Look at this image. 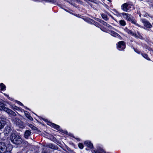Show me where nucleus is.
I'll use <instances>...</instances> for the list:
<instances>
[{"mask_svg": "<svg viewBox=\"0 0 153 153\" xmlns=\"http://www.w3.org/2000/svg\"><path fill=\"white\" fill-rule=\"evenodd\" d=\"M10 139L13 143L17 145L20 144L22 142V139L20 137L13 133H11L10 136Z\"/></svg>", "mask_w": 153, "mask_h": 153, "instance_id": "obj_1", "label": "nucleus"}, {"mask_svg": "<svg viewBox=\"0 0 153 153\" xmlns=\"http://www.w3.org/2000/svg\"><path fill=\"white\" fill-rule=\"evenodd\" d=\"M131 5L128 3H125L122 4L121 6V8L124 11L129 12L131 8Z\"/></svg>", "mask_w": 153, "mask_h": 153, "instance_id": "obj_2", "label": "nucleus"}, {"mask_svg": "<svg viewBox=\"0 0 153 153\" xmlns=\"http://www.w3.org/2000/svg\"><path fill=\"white\" fill-rule=\"evenodd\" d=\"M117 45V48L120 51H122L126 47V45L124 41H121L119 42Z\"/></svg>", "mask_w": 153, "mask_h": 153, "instance_id": "obj_3", "label": "nucleus"}, {"mask_svg": "<svg viewBox=\"0 0 153 153\" xmlns=\"http://www.w3.org/2000/svg\"><path fill=\"white\" fill-rule=\"evenodd\" d=\"M7 150L5 144L4 143H0V153H4Z\"/></svg>", "mask_w": 153, "mask_h": 153, "instance_id": "obj_4", "label": "nucleus"}, {"mask_svg": "<svg viewBox=\"0 0 153 153\" xmlns=\"http://www.w3.org/2000/svg\"><path fill=\"white\" fill-rule=\"evenodd\" d=\"M0 110H3L4 111H6L7 113L13 116L16 115V113L14 112L4 106V107H0Z\"/></svg>", "mask_w": 153, "mask_h": 153, "instance_id": "obj_5", "label": "nucleus"}, {"mask_svg": "<svg viewBox=\"0 0 153 153\" xmlns=\"http://www.w3.org/2000/svg\"><path fill=\"white\" fill-rule=\"evenodd\" d=\"M142 22L144 24V26L148 28H151L152 27V25L147 20L145 19H142Z\"/></svg>", "mask_w": 153, "mask_h": 153, "instance_id": "obj_6", "label": "nucleus"}, {"mask_svg": "<svg viewBox=\"0 0 153 153\" xmlns=\"http://www.w3.org/2000/svg\"><path fill=\"white\" fill-rule=\"evenodd\" d=\"M12 130V129L9 126L7 125L6 127H5L4 132H5V134L6 136H8V134L10 133Z\"/></svg>", "mask_w": 153, "mask_h": 153, "instance_id": "obj_7", "label": "nucleus"}, {"mask_svg": "<svg viewBox=\"0 0 153 153\" xmlns=\"http://www.w3.org/2000/svg\"><path fill=\"white\" fill-rule=\"evenodd\" d=\"M9 121L5 118L0 119V124H6L9 123Z\"/></svg>", "mask_w": 153, "mask_h": 153, "instance_id": "obj_8", "label": "nucleus"}, {"mask_svg": "<svg viewBox=\"0 0 153 153\" xmlns=\"http://www.w3.org/2000/svg\"><path fill=\"white\" fill-rule=\"evenodd\" d=\"M130 16H130L129 17H128V21L131 22L132 23L135 24V25L138 26L140 27V26L138 24L136 23V21L135 20L133 19Z\"/></svg>", "mask_w": 153, "mask_h": 153, "instance_id": "obj_9", "label": "nucleus"}, {"mask_svg": "<svg viewBox=\"0 0 153 153\" xmlns=\"http://www.w3.org/2000/svg\"><path fill=\"white\" fill-rule=\"evenodd\" d=\"M51 127L53 128H54L59 131L61 132H63V130L60 129L59 126L58 125H51Z\"/></svg>", "mask_w": 153, "mask_h": 153, "instance_id": "obj_10", "label": "nucleus"}, {"mask_svg": "<svg viewBox=\"0 0 153 153\" xmlns=\"http://www.w3.org/2000/svg\"><path fill=\"white\" fill-rule=\"evenodd\" d=\"M85 144L86 146L91 149L93 147V144L91 143V142L89 141H86L85 142Z\"/></svg>", "mask_w": 153, "mask_h": 153, "instance_id": "obj_11", "label": "nucleus"}, {"mask_svg": "<svg viewBox=\"0 0 153 153\" xmlns=\"http://www.w3.org/2000/svg\"><path fill=\"white\" fill-rule=\"evenodd\" d=\"M110 32L111 34L113 36H114L115 37H117L119 38H120L121 37L117 33L113 31H110Z\"/></svg>", "mask_w": 153, "mask_h": 153, "instance_id": "obj_12", "label": "nucleus"}, {"mask_svg": "<svg viewBox=\"0 0 153 153\" xmlns=\"http://www.w3.org/2000/svg\"><path fill=\"white\" fill-rule=\"evenodd\" d=\"M13 121L15 123L14 124H22V123L21 121L18 118H15Z\"/></svg>", "mask_w": 153, "mask_h": 153, "instance_id": "obj_13", "label": "nucleus"}, {"mask_svg": "<svg viewBox=\"0 0 153 153\" xmlns=\"http://www.w3.org/2000/svg\"><path fill=\"white\" fill-rule=\"evenodd\" d=\"M31 134L30 131L29 130H26L25 133V137L26 138H28V137Z\"/></svg>", "mask_w": 153, "mask_h": 153, "instance_id": "obj_14", "label": "nucleus"}, {"mask_svg": "<svg viewBox=\"0 0 153 153\" xmlns=\"http://www.w3.org/2000/svg\"><path fill=\"white\" fill-rule=\"evenodd\" d=\"M47 147L51 148L52 149H57V147L52 144H49L46 146Z\"/></svg>", "mask_w": 153, "mask_h": 153, "instance_id": "obj_15", "label": "nucleus"}, {"mask_svg": "<svg viewBox=\"0 0 153 153\" xmlns=\"http://www.w3.org/2000/svg\"><path fill=\"white\" fill-rule=\"evenodd\" d=\"M121 15L123 16V17L124 18H128L130 16H131L129 14L126 13H121Z\"/></svg>", "mask_w": 153, "mask_h": 153, "instance_id": "obj_16", "label": "nucleus"}, {"mask_svg": "<svg viewBox=\"0 0 153 153\" xmlns=\"http://www.w3.org/2000/svg\"><path fill=\"white\" fill-rule=\"evenodd\" d=\"M128 33L129 34H130L132 36H135L136 38H137L138 37L136 33L132 32L130 30H129Z\"/></svg>", "mask_w": 153, "mask_h": 153, "instance_id": "obj_17", "label": "nucleus"}, {"mask_svg": "<svg viewBox=\"0 0 153 153\" xmlns=\"http://www.w3.org/2000/svg\"><path fill=\"white\" fill-rule=\"evenodd\" d=\"M0 88L1 90H5L6 86L3 83H1L0 85Z\"/></svg>", "mask_w": 153, "mask_h": 153, "instance_id": "obj_18", "label": "nucleus"}, {"mask_svg": "<svg viewBox=\"0 0 153 153\" xmlns=\"http://www.w3.org/2000/svg\"><path fill=\"white\" fill-rule=\"evenodd\" d=\"M119 22L122 26H125L126 25L125 22L123 20H120L119 21Z\"/></svg>", "mask_w": 153, "mask_h": 153, "instance_id": "obj_19", "label": "nucleus"}, {"mask_svg": "<svg viewBox=\"0 0 153 153\" xmlns=\"http://www.w3.org/2000/svg\"><path fill=\"white\" fill-rule=\"evenodd\" d=\"M141 55L145 59H147L149 60H150V58L148 57V55L147 54H143V53H141Z\"/></svg>", "mask_w": 153, "mask_h": 153, "instance_id": "obj_20", "label": "nucleus"}, {"mask_svg": "<svg viewBox=\"0 0 153 153\" xmlns=\"http://www.w3.org/2000/svg\"><path fill=\"white\" fill-rule=\"evenodd\" d=\"M102 18L105 20H107V15L104 14H102Z\"/></svg>", "mask_w": 153, "mask_h": 153, "instance_id": "obj_21", "label": "nucleus"}, {"mask_svg": "<svg viewBox=\"0 0 153 153\" xmlns=\"http://www.w3.org/2000/svg\"><path fill=\"white\" fill-rule=\"evenodd\" d=\"M30 126L32 129L36 131L37 130V128L33 125H30Z\"/></svg>", "mask_w": 153, "mask_h": 153, "instance_id": "obj_22", "label": "nucleus"}, {"mask_svg": "<svg viewBox=\"0 0 153 153\" xmlns=\"http://www.w3.org/2000/svg\"><path fill=\"white\" fill-rule=\"evenodd\" d=\"M102 22L103 24L105 25H106L108 27H109L110 26H111L109 24H107L106 22H104L102 20H100Z\"/></svg>", "mask_w": 153, "mask_h": 153, "instance_id": "obj_23", "label": "nucleus"}, {"mask_svg": "<svg viewBox=\"0 0 153 153\" xmlns=\"http://www.w3.org/2000/svg\"><path fill=\"white\" fill-rule=\"evenodd\" d=\"M24 113L25 114L26 116L28 117H30V115L29 114V113L26 111H24Z\"/></svg>", "mask_w": 153, "mask_h": 153, "instance_id": "obj_24", "label": "nucleus"}, {"mask_svg": "<svg viewBox=\"0 0 153 153\" xmlns=\"http://www.w3.org/2000/svg\"><path fill=\"white\" fill-rule=\"evenodd\" d=\"M78 146L81 149H82L83 148V146L82 144L81 143H79L78 144Z\"/></svg>", "mask_w": 153, "mask_h": 153, "instance_id": "obj_25", "label": "nucleus"}, {"mask_svg": "<svg viewBox=\"0 0 153 153\" xmlns=\"http://www.w3.org/2000/svg\"><path fill=\"white\" fill-rule=\"evenodd\" d=\"M16 102H17V103L18 104H19V105H22V106L23 105L21 102H20L19 101H16Z\"/></svg>", "mask_w": 153, "mask_h": 153, "instance_id": "obj_26", "label": "nucleus"}, {"mask_svg": "<svg viewBox=\"0 0 153 153\" xmlns=\"http://www.w3.org/2000/svg\"><path fill=\"white\" fill-rule=\"evenodd\" d=\"M76 1L77 2H78L80 4H82V1H80V0H78V1Z\"/></svg>", "mask_w": 153, "mask_h": 153, "instance_id": "obj_27", "label": "nucleus"}, {"mask_svg": "<svg viewBox=\"0 0 153 153\" xmlns=\"http://www.w3.org/2000/svg\"><path fill=\"white\" fill-rule=\"evenodd\" d=\"M4 153H11L10 150H7Z\"/></svg>", "mask_w": 153, "mask_h": 153, "instance_id": "obj_28", "label": "nucleus"}, {"mask_svg": "<svg viewBox=\"0 0 153 153\" xmlns=\"http://www.w3.org/2000/svg\"><path fill=\"white\" fill-rule=\"evenodd\" d=\"M124 30L126 32H127L128 33V31L129 30L127 28H126L125 29H124Z\"/></svg>", "mask_w": 153, "mask_h": 153, "instance_id": "obj_29", "label": "nucleus"}, {"mask_svg": "<svg viewBox=\"0 0 153 153\" xmlns=\"http://www.w3.org/2000/svg\"><path fill=\"white\" fill-rule=\"evenodd\" d=\"M13 108L14 109L17 110H18L19 109V108L16 106H14V107Z\"/></svg>", "mask_w": 153, "mask_h": 153, "instance_id": "obj_30", "label": "nucleus"}, {"mask_svg": "<svg viewBox=\"0 0 153 153\" xmlns=\"http://www.w3.org/2000/svg\"><path fill=\"white\" fill-rule=\"evenodd\" d=\"M134 50L135 52H137V53H140V52L137 51V49H135V48H134Z\"/></svg>", "mask_w": 153, "mask_h": 153, "instance_id": "obj_31", "label": "nucleus"}, {"mask_svg": "<svg viewBox=\"0 0 153 153\" xmlns=\"http://www.w3.org/2000/svg\"><path fill=\"white\" fill-rule=\"evenodd\" d=\"M53 0H45V1H49V2H52L53 1Z\"/></svg>", "mask_w": 153, "mask_h": 153, "instance_id": "obj_32", "label": "nucleus"}, {"mask_svg": "<svg viewBox=\"0 0 153 153\" xmlns=\"http://www.w3.org/2000/svg\"><path fill=\"white\" fill-rule=\"evenodd\" d=\"M4 127L3 125H0V129L3 128Z\"/></svg>", "mask_w": 153, "mask_h": 153, "instance_id": "obj_33", "label": "nucleus"}, {"mask_svg": "<svg viewBox=\"0 0 153 153\" xmlns=\"http://www.w3.org/2000/svg\"><path fill=\"white\" fill-rule=\"evenodd\" d=\"M27 118H28L30 120H31V119H32V117L30 116V117H28Z\"/></svg>", "mask_w": 153, "mask_h": 153, "instance_id": "obj_34", "label": "nucleus"}, {"mask_svg": "<svg viewBox=\"0 0 153 153\" xmlns=\"http://www.w3.org/2000/svg\"><path fill=\"white\" fill-rule=\"evenodd\" d=\"M70 0V1L72 2V1H78V0Z\"/></svg>", "mask_w": 153, "mask_h": 153, "instance_id": "obj_35", "label": "nucleus"}, {"mask_svg": "<svg viewBox=\"0 0 153 153\" xmlns=\"http://www.w3.org/2000/svg\"><path fill=\"white\" fill-rule=\"evenodd\" d=\"M43 120L44 121H46V122H48V120H47V119H45L43 118Z\"/></svg>", "mask_w": 153, "mask_h": 153, "instance_id": "obj_36", "label": "nucleus"}, {"mask_svg": "<svg viewBox=\"0 0 153 153\" xmlns=\"http://www.w3.org/2000/svg\"><path fill=\"white\" fill-rule=\"evenodd\" d=\"M42 153H47V152L45 151H43Z\"/></svg>", "mask_w": 153, "mask_h": 153, "instance_id": "obj_37", "label": "nucleus"}, {"mask_svg": "<svg viewBox=\"0 0 153 153\" xmlns=\"http://www.w3.org/2000/svg\"><path fill=\"white\" fill-rule=\"evenodd\" d=\"M49 123H51V124H53V125H54V124H55V123H51V122H50L49 121H48V122Z\"/></svg>", "mask_w": 153, "mask_h": 153, "instance_id": "obj_38", "label": "nucleus"}, {"mask_svg": "<svg viewBox=\"0 0 153 153\" xmlns=\"http://www.w3.org/2000/svg\"><path fill=\"white\" fill-rule=\"evenodd\" d=\"M93 22H94V21L92 19H91V20Z\"/></svg>", "mask_w": 153, "mask_h": 153, "instance_id": "obj_39", "label": "nucleus"}, {"mask_svg": "<svg viewBox=\"0 0 153 153\" xmlns=\"http://www.w3.org/2000/svg\"><path fill=\"white\" fill-rule=\"evenodd\" d=\"M108 1H109L110 2H111V1L110 0H108Z\"/></svg>", "mask_w": 153, "mask_h": 153, "instance_id": "obj_40", "label": "nucleus"}, {"mask_svg": "<svg viewBox=\"0 0 153 153\" xmlns=\"http://www.w3.org/2000/svg\"><path fill=\"white\" fill-rule=\"evenodd\" d=\"M4 106H0V107H4Z\"/></svg>", "mask_w": 153, "mask_h": 153, "instance_id": "obj_41", "label": "nucleus"}, {"mask_svg": "<svg viewBox=\"0 0 153 153\" xmlns=\"http://www.w3.org/2000/svg\"><path fill=\"white\" fill-rule=\"evenodd\" d=\"M68 2L69 3H70V2L69 1H68Z\"/></svg>", "mask_w": 153, "mask_h": 153, "instance_id": "obj_42", "label": "nucleus"}]
</instances>
